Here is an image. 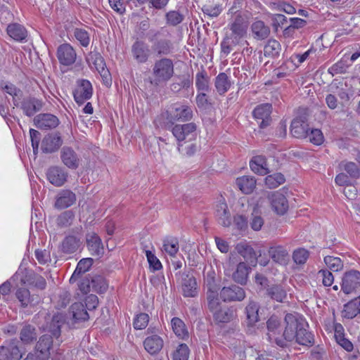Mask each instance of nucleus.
<instances>
[{
	"label": "nucleus",
	"instance_id": "obj_59",
	"mask_svg": "<svg viewBox=\"0 0 360 360\" xmlns=\"http://www.w3.org/2000/svg\"><path fill=\"white\" fill-rule=\"evenodd\" d=\"M148 315L146 313H140L136 315L134 320V328L136 330H142L148 326Z\"/></svg>",
	"mask_w": 360,
	"mask_h": 360
},
{
	"label": "nucleus",
	"instance_id": "obj_3",
	"mask_svg": "<svg viewBox=\"0 0 360 360\" xmlns=\"http://www.w3.org/2000/svg\"><path fill=\"white\" fill-rule=\"evenodd\" d=\"M174 74V65L171 58L163 57L156 60L153 65L152 75L154 77L151 84L158 86L169 81Z\"/></svg>",
	"mask_w": 360,
	"mask_h": 360
},
{
	"label": "nucleus",
	"instance_id": "obj_25",
	"mask_svg": "<svg viewBox=\"0 0 360 360\" xmlns=\"http://www.w3.org/2000/svg\"><path fill=\"white\" fill-rule=\"evenodd\" d=\"M181 288L184 297H193L197 295V283L193 276L185 273L181 274Z\"/></svg>",
	"mask_w": 360,
	"mask_h": 360
},
{
	"label": "nucleus",
	"instance_id": "obj_15",
	"mask_svg": "<svg viewBox=\"0 0 360 360\" xmlns=\"http://www.w3.org/2000/svg\"><path fill=\"white\" fill-rule=\"evenodd\" d=\"M271 105L269 103H264L257 106L252 112L254 117L260 120L259 122V128L264 129L270 125L271 122Z\"/></svg>",
	"mask_w": 360,
	"mask_h": 360
},
{
	"label": "nucleus",
	"instance_id": "obj_42",
	"mask_svg": "<svg viewBox=\"0 0 360 360\" xmlns=\"http://www.w3.org/2000/svg\"><path fill=\"white\" fill-rule=\"evenodd\" d=\"M214 86L219 94L224 95L230 89L231 82L225 72H221L215 78Z\"/></svg>",
	"mask_w": 360,
	"mask_h": 360
},
{
	"label": "nucleus",
	"instance_id": "obj_2",
	"mask_svg": "<svg viewBox=\"0 0 360 360\" xmlns=\"http://www.w3.org/2000/svg\"><path fill=\"white\" fill-rule=\"evenodd\" d=\"M248 22L241 13H236L227 25V31L221 43V53L229 54L234 46L246 36Z\"/></svg>",
	"mask_w": 360,
	"mask_h": 360
},
{
	"label": "nucleus",
	"instance_id": "obj_60",
	"mask_svg": "<svg viewBox=\"0 0 360 360\" xmlns=\"http://www.w3.org/2000/svg\"><path fill=\"white\" fill-rule=\"evenodd\" d=\"M307 138L314 145L319 146L323 142V136L321 130L315 129L308 131Z\"/></svg>",
	"mask_w": 360,
	"mask_h": 360
},
{
	"label": "nucleus",
	"instance_id": "obj_39",
	"mask_svg": "<svg viewBox=\"0 0 360 360\" xmlns=\"http://www.w3.org/2000/svg\"><path fill=\"white\" fill-rule=\"evenodd\" d=\"M94 264V259L90 257L82 259L77 264V267L70 278L71 283H75L80 275L88 271Z\"/></svg>",
	"mask_w": 360,
	"mask_h": 360
},
{
	"label": "nucleus",
	"instance_id": "obj_11",
	"mask_svg": "<svg viewBox=\"0 0 360 360\" xmlns=\"http://www.w3.org/2000/svg\"><path fill=\"white\" fill-rule=\"evenodd\" d=\"M360 288V272L350 270L344 274L342 279L341 289L345 294L356 292Z\"/></svg>",
	"mask_w": 360,
	"mask_h": 360
},
{
	"label": "nucleus",
	"instance_id": "obj_54",
	"mask_svg": "<svg viewBox=\"0 0 360 360\" xmlns=\"http://www.w3.org/2000/svg\"><path fill=\"white\" fill-rule=\"evenodd\" d=\"M324 262L327 266L333 271H339L343 268V262L340 258L333 256H326L324 257Z\"/></svg>",
	"mask_w": 360,
	"mask_h": 360
},
{
	"label": "nucleus",
	"instance_id": "obj_22",
	"mask_svg": "<svg viewBox=\"0 0 360 360\" xmlns=\"http://www.w3.org/2000/svg\"><path fill=\"white\" fill-rule=\"evenodd\" d=\"M20 341L24 345H32L38 338V333L36 327L28 323H23L19 333Z\"/></svg>",
	"mask_w": 360,
	"mask_h": 360
},
{
	"label": "nucleus",
	"instance_id": "obj_32",
	"mask_svg": "<svg viewBox=\"0 0 360 360\" xmlns=\"http://www.w3.org/2000/svg\"><path fill=\"white\" fill-rule=\"evenodd\" d=\"M81 244V238L70 235L63 239L60 249L65 254H72L78 250Z\"/></svg>",
	"mask_w": 360,
	"mask_h": 360
},
{
	"label": "nucleus",
	"instance_id": "obj_13",
	"mask_svg": "<svg viewBox=\"0 0 360 360\" xmlns=\"http://www.w3.org/2000/svg\"><path fill=\"white\" fill-rule=\"evenodd\" d=\"M77 83L73 96L76 103L82 105L91 97L93 89L90 82L86 79L78 80Z\"/></svg>",
	"mask_w": 360,
	"mask_h": 360
},
{
	"label": "nucleus",
	"instance_id": "obj_20",
	"mask_svg": "<svg viewBox=\"0 0 360 360\" xmlns=\"http://www.w3.org/2000/svg\"><path fill=\"white\" fill-rule=\"evenodd\" d=\"M34 123L39 129H49L56 128L59 124V120L52 114L43 113L34 118Z\"/></svg>",
	"mask_w": 360,
	"mask_h": 360
},
{
	"label": "nucleus",
	"instance_id": "obj_55",
	"mask_svg": "<svg viewBox=\"0 0 360 360\" xmlns=\"http://www.w3.org/2000/svg\"><path fill=\"white\" fill-rule=\"evenodd\" d=\"M190 349L186 344H180L173 352L172 360H188Z\"/></svg>",
	"mask_w": 360,
	"mask_h": 360
},
{
	"label": "nucleus",
	"instance_id": "obj_62",
	"mask_svg": "<svg viewBox=\"0 0 360 360\" xmlns=\"http://www.w3.org/2000/svg\"><path fill=\"white\" fill-rule=\"evenodd\" d=\"M215 276L216 274L212 270L207 271L205 275V285H206L207 289L219 288Z\"/></svg>",
	"mask_w": 360,
	"mask_h": 360
},
{
	"label": "nucleus",
	"instance_id": "obj_38",
	"mask_svg": "<svg viewBox=\"0 0 360 360\" xmlns=\"http://www.w3.org/2000/svg\"><path fill=\"white\" fill-rule=\"evenodd\" d=\"M360 314V295L344 305L342 316L352 319Z\"/></svg>",
	"mask_w": 360,
	"mask_h": 360
},
{
	"label": "nucleus",
	"instance_id": "obj_57",
	"mask_svg": "<svg viewBox=\"0 0 360 360\" xmlns=\"http://www.w3.org/2000/svg\"><path fill=\"white\" fill-rule=\"evenodd\" d=\"M167 24L172 26H176L184 19L183 14L176 11H170L165 15Z\"/></svg>",
	"mask_w": 360,
	"mask_h": 360
},
{
	"label": "nucleus",
	"instance_id": "obj_37",
	"mask_svg": "<svg viewBox=\"0 0 360 360\" xmlns=\"http://www.w3.org/2000/svg\"><path fill=\"white\" fill-rule=\"evenodd\" d=\"M259 304L257 302L253 300L249 301L245 307L246 320L248 326H252L259 321Z\"/></svg>",
	"mask_w": 360,
	"mask_h": 360
},
{
	"label": "nucleus",
	"instance_id": "obj_24",
	"mask_svg": "<svg viewBox=\"0 0 360 360\" xmlns=\"http://www.w3.org/2000/svg\"><path fill=\"white\" fill-rule=\"evenodd\" d=\"M60 158L63 164L70 169H77L79 165V158L70 147H63L60 152Z\"/></svg>",
	"mask_w": 360,
	"mask_h": 360
},
{
	"label": "nucleus",
	"instance_id": "obj_48",
	"mask_svg": "<svg viewBox=\"0 0 360 360\" xmlns=\"http://www.w3.org/2000/svg\"><path fill=\"white\" fill-rule=\"evenodd\" d=\"M91 59L94 60V65L101 77L107 78L109 75V71L105 68V63L103 58L99 53L91 55Z\"/></svg>",
	"mask_w": 360,
	"mask_h": 360
},
{
	"label": "nucleus",
	"instance_id": "obj_18",
	"mask_svg": "<svg viewBox=\"0 0 360 360\" xmlns=\"http://www.w3.org/2000/svg\"><path fill=\"white\" fill-rule=\"evenodd\" d=\"M63 140L58 132L49 134L42 140L41 148L44 153H52L59 149Z\"/></svg>",
	"mask_w": 360,
	"mask_h": 360
},
{
	"label": "nucleus",
	"instance_id": "obj_30",
	"mask_svg": "<svg viewBox=\"0 0 360 360\" xmlns=\"http://www.w3.org/2000/svg\"><path fill=\"white\" fill-rule=\"evenodd\" d=\"M42 102L33 97L24 98L21 104L23 112L28 117L33 116L42 108Z\"/></svg>",
	"mask_w": 360,
	"mask_h": 360
},
{
	"label": "nucleus",
	"instance_id": "obj_45",
	"mask_svg": "<svg viewBox=\"0 0 360 360\" xmlns=\"http://www.w3.org/2000/svg\"><path fill=\"white\" fill-rule=\"evenodd\" d=\"M266 294L272 300L283 302L287 297V292L280 285H274L267 288Z\"/></svg>",
	"mask_w": 360,
	"mask_h": 360
},
{
	"label": "nucleus",
	"instance_id": "obj_8",
	"mask_svg": "<svg viewBox=\"0 0 360 360\" xmlns=\"http://www.w3.org/2000/svg\"><path fill=\"white\" fill-rule=\"evenodd\" d=\"M170 129L178 143L191 142L197 136V126L194 122L176 124Z\"/></svg>",
	"mask_w": 360,
	"mask_h": 360
},
{
	"label": "nucleus",
	"instance_id": "obj_34",
	"mask_svg": "<svg viewBox=\"0 0 360 360\" xmlns=\"http://www.w3.org/2000/svg\"><path fill=\"white\" fill-rule=\"evenodd\" d=\"M236 183L238 188L243 193L250 194L255 188L257 181L254 176H243L237 178Z\"/></svg>",
	"mask_w": 360,
	"mask_h": 360
},
{
	"label": "nucleus",
	"instance_id": "obj_58",
	"mask_svg": "<svg viewBox=\"0 0 360 360\" xmlns=\"http://www.w3.org/2000/svg\"><path fill=\"white\" fill-rule=\"evenodd\" d=\"M75 215L70 210L62 212L57 218V224L60 227H67L72 224Z\"/></svg>",
	"mask_w": 360,
	"mask_h": 360
},
{
	"label": "nucleus",
	"instance_id": "obj_7",
	"mask_svg": "<svg viewBox=\"0 0 360 360\" xmlns=\"http://www.w3.org/2000/svg\"><path fill=\"white\" fill-rule=\"evenodd\" d=\"M14 276L22 285L34 286L39 290H44L46 287V281L44 277L27 268H19Z\"/></svg>",
	"mask_w": 360,
	"mask_h": 360
},
{
	"label": "nucleus",
	"instance_id": "obj_64",
	"mask_svg": "<svg viewBox=\"0 0 360 360\" xmlns=\"http://www.w3.org/2000/svg\"><path fill=\"white\" fill-rule=\"evenodd\" d=\"M146 255L150 267L153 268L154 271L159 270L162 268L161 262L151 251L146 250Z\"/></svg>",
	"mask_w": 360,
	"mask_h": 360
},
{
	"label": "nucleus",
	"instance_id": "obj_41",
	"mask_svg": "<svg viewBox=\"0 0 360 360\" xmlns=\"http://www.w3.org/2000/svg\"><path fill=\"white\" fill-rule=\"evenodd\" d=\"M6 31L7 34L15 41H22L27 35L25 28L18 23L8 25Z\"/></svg>",
	"mask_w": 360,
	"mask_h": 360
},
{
	"label": "nucleus",
	"instance_id": "obj_63",
	"mask_svg": "<svg viewBox=\"0 0 360 360\" xmlns=\"http://www.w3.org/2000/svg\"><path fill=\"white\" fill-rule=\"evenodd\" d=\"M74 35L83 46L86 47L89 44V36L86 30L77 28L74 32Z\"/></svg>",
	"mask_w": 360,
	"mask_h": 360
},
{
	"label": "nucleus",
	"instance_id": "obj_47",
	"mask_svg": "<svg viewBox=\"0 0 360 360\" xmlns=\"http://www.w3.org/2000/svg\"><path fill=\"white\" fill-rule=\"evenodd\" d=\"M172 327L174 333L179 338L185 339L188 336V330L185 323L181 319L174 317L171 321Z\"/></svg>",
	"mask_w": 360,
	"mask_h": 360
},
{
	"label": "nucleus",
	"instance_id": "obj_16",
	"mask_svg": "<svg viewBox=\"0 0 360 360\" xmlns=\"http://www.w3.org/2000/svg\"><path fill=\"white\" fill-rule=\"evenodd\" d=\"M269 200L273 210L279 215H283L288 210L289 205L285 196L278 192H272L269 195Z\"/></svg>",
	"mask_w": 360,
	"mask_h": 360
},
{
	"label": "nucleus",
	"instance_id": "obj_40",
	"mask_svg": "<svg viewBox=\"0 0 360 360\" xmlns=\"http://www.w3.org/2000/svg\"><path fill=\"white\" fill-rule=\"evenodd\" d=\"M250 268L245 262H240L233 274V279L237 283L245 285Z\"/></svg>",
	"mask_w": 360,
	"mask_h": 360
},
{
	"label": "nucleus",
	"instance_id": "obj_51",
	"mask_svg": "<svg viewBox=\"0 0 360 360\" xmlns=\"http://www.w3.org/2000/svg\"><path fill=\"white\" fill-rule=\"evenodd\" d=\"M179 248L176 238H166L163 241V250L172 257H174Z\"/></svg>",
	"mask_w": 360,
	"mask_h": 360
},
{
	"label": "nucleus",
	"instance_id": "obj_10",
	"mask_svg": "<svg viewBox=\"0 0 360 360\" xmlns=\"http://www.w3.org/2000/svg\"><path fill=\"white\" fill-rule=\"evenodd\" d=\"M22 356L19 347V342L16 339L6 341L0 346V360H20Z\"/></svg>",
	"mask_w": 360,
	"mask_h": 360
},
{
	"label": "nucleus",
	"instance_id": "obj_44",
	"mask_svg": "<svg viewBox=\"0 0 360 360\" xmlns=\"http://www.w3.org/2000/svg\"><path fill=\"white\" fill-rule=\"evenodd\" d=\"M210 80L207 72L202 69L195 75V86L198 91H210Z\"/></svg>",
	"mask_w": 360,
	"mask_h": 360
},
{
	"label": "nucleus",
	"instance_id": "obj_9",
	"mask_svg": "<svg viewBox=\"0 0 360 360\" xmlns=\"http://www.w3.org/2000/svg\"><path fill=\"white\" fill-rule=\"evenodd\" d=\"M54 345H58V342H56L49 334H44L39 338L32 352L36 354L39 360H49Z\"/></svg>",
	"mask_w": 360,
	"mask_h": 360
},
{
	"label": "nucleus",
	"instance_id": "obj_26",
	"mask_svg": "<svg viewBox=\"0 0 360 360\" xmlns=\"http://www.w3.org/2000/svg\"><path fill=\"white\" fill-rule=\"evenodd\" d=\"M75 201L76 195L73 192L63 190L58 193L54 206L57 209L63 210L71 206Z\"/></svg>",
	"mask_w": 360,
	"mask_h": 360
},
{
	"label": "nucleus",
	"instance_id": "obj_28",
	"mask_svg": "<svg viewBox=\"0 0 360 360\" xmlns=\"http://www.w3.org/2000/svg\"><path fill=\"white\" fill-rule=\"evenodd\" d=\"M215 217L219 224L229 227L231 224V213L226 203L220 202L217 205Z\"/></svg>",
	"mask_w": 360,
	"mask_h": 360
},
{
	"label": "nucleus",
	"instance_id": "obj_36",
	"mask_svg": "<svg viewBox=\"0 0 360 360\" xmlns=\"http://www.w3.org/2000/svg\"><path fill=\"white\" fill-rule=\"evenodd\" d=\"M251 169L256 174L265 175L269 172L266 159L263 155L255 156L250 162Z\"/></svg>",
	"mask_w": 360,
	"mask_h": 360
},
{
	"label": "nucleus",
	"instance_id": "obj_50",
	"mask_svg": "<svg viewBox=\"0 0 360 360\" xmlns=\"http://www.w3.org/2000/svg\"><path fill=\"white\" fill-rule=\"evenodd\" d=\"M285 177L281 173L268 175L265 178V184L270 188H276L285 182Z\"/></svg>",
	"mask_w": 360,
	"mask_h": 360
},
{
	"label": "nucleus",
	"instance_id": "obj_12",
	"mask_svg": "<svg viewBox=\"0 0 360 360\" xmlns=\"http://www.w3.org/2000/svg\"><path fill=\"white\" fill-rule=\"evenodd\" d=\"M219 295L221 299L225 302H241L246 296L245 290L234 284L223 287Z\"/></svg>",
	"mask_w": 360,
	"mask_h": 360
},
{
	"label": "nucleus",
	"instance_id": "obj_6",
	"mask_svg": "<svg viewBox=\"0 0 360 360\" xmlns=\"http://www.w3.org/2000/svg\"><path fill=\"white\" fill-rule=\"evenodd\" d=\"M65 322V317L61 313H56L53 316L48 315L45 318V323L42 326V330L45 334H49L50 336L58 342L59 346L63 340L61 336V327Z\"/></svg>",
	"mask_w": 360,
	"mask_h": 360
},
{
	"label": "nucleus",
	"instance_id": "obj_56",
	"mask_svg": "<svg viewBox=\"0 0 360 360\" xmlns=\"http://www.w3.org/2000/svg\"><path fill=\"white\" fill-rule=\"evenodd\" d=\"M233 316V312L230 309H219L214 314V319L220 323H228Z\"/></svg>",
	"mask_w": 360,
	"mask_h": 360
},
{
	"label": "nucleus",
	"instance_id": "obj_23",
	"mask_svg": "<svg viewBox=\"0 0 360 360\" xmlns=\"http://www.w3.org/2000/svg\"><path fill=\"white\" fill-rule=\"evenodd\" d=\"M252 37L256 40L266 39L271 33L270 27L261 20L254 21L250 26Z\"/></svg>",
	"mask_w": 360,
	"mask_h": 360
},
{
	"label": "nucleus",
	"instance_id": "obj_46",
	"mask_svg": "<svg viewBox=\"0 0 360 360\" xmlns=\"http://www.w3.org/2000/svg\"><path fill=\"white\" fill-rule=\"evenodd\" d=\"M281 50L280 43L274 39H270L264 47V54L265 56L276 58L278 56Z\"/></svg>",
	"mask_w": 360,
	"mask_h": 360
},
{
	"label": "nucleus",
	"instance_id": "obj_27",
	"mask_svg": "<svg viewBox=\"0 0 360 360\" xmlns=\"http://www.w3.org/2000/svg\"><path fill=\"white\" fill-rule=\"evenodd\" d=\"M268 252L270 257L276 263L285 265L290 259L288 251L281 245L272 246Z\"/></svg>",
	"mask_w": 360,
	"mask_h": 360
},
{
	"label": "nucleus",
	"instance_id": "obj_43",
	"mask_svg": "<svg viewBox=\"0 0 360 360\" xmlns=\"http://www.w3.org/2000/svg\"><path fill=\"white\" fill-rule=\"evenodd\" d=\"M70 312L72 314V318L75 321H86L89 318L86 309L81 302L72 304L70 307Z\"/></svg>",
	"mask_w": 360,
	"mask_h": 360
},
{
	"label": "nucleus",
	"instance_id": "obj_31",
	"mask_svg": "<svg viewBox=\"0 0 360 360\" xmlns=\"http://www.w3.org/2000/svg\"><path fill=\"white\" fill-rule=\"evenodd\" d=\"M163 340L157 335L147 337L143 341L145 349L150 354H158L163 347Z\"/></svg>",
	"mask_w": 360,
	"mask_h": 360
},
{
	"label": "nucleus",
	"instance_id": "obj_14",
	"mask_svg": "<svg viewBox=\"0 0 360 360\" xmlns=\"http://www.w3.org/2000/svg\"><path fill=\"white\" fill-rule=\"evenodd\" d=\"M57 58L61 65L70 66L75 63L77 53L70 44L65 43L58 47Z\"/></svg>",
	"mask_w": 360,
	"mask_h": 360
},
{
	"label": "nucleus",
	"instance_id": "obj_21",
	"mask_svg": "<svg viewBox=\"0 0 360 360\" xmlns=\"http://www.w3.org/2000/svg\"><path fill=\"white\" fill-rule=\"evenodd\" d=\"M86 246L91 255L101 257L104 248L101 238L95 233H88L86 237Z\"/></svg>",
	"mask_w": 360,
	"mask_h": 360
},
{
	"label": "nucleus",
	"instance_id": "obj_33",
	"mask_svg": "<svg viewBox=\"0 0 360 360\" xmlns=\"http://www.w3.org/2000/svg\"><path fill=\"white\" fill-rule=\"evenodd\" d=\"M193 84V78L189 75H181L175 77L170 85V89L178 93L182 89H188Z\"/></svg>",
	"mask_w": 360,
	"mask_h": 360
},
{
	"label": "nucleus",
	"instance_id": "obj_52",
	"mask_svg": "<svg viewBox=\"0 0 360 360\" xmlns=\"http://www.w3.org/2000/svg\"><path fill=\"white\" fill-rule=\"evenodd\" d=\"M340 165L350 177L357 179L360 176V169L356 163L342 161Z\"/></svg>",
	"mask_w": 360,
	"mask_h": 360
},
{
	"label": "nucleus",
	"instance_id": "obj_17",
	"mask_svg": "<svg viewBox=\"0 0 360 360\" xmlns=\"http://www.w3.org/2000/svg\"><path fill=\"white\" fill-rule=\"evenodd\" d=\"M151 50L143 41L136 40L131 46L134 59L139 63H145L150 56Z\"/></svg>",
	"mask_w": 360,
	"mask_h": 360
},
{
	"label": "nucleus",
	"instance_id": "obj_19",
	"mask_svg": "<svg viewBox=\"0 0 360 360\" xmlns=\"http://www.w3.org/2000/svg\"><path fill=\"white\" fill-rule=\"evenodd\" d=\"M46 176L51 184L59 187L67 181L68 173L60 167L53 166L47 169Z\"/></svg>",
	"mask_w": 360,
	"mask_h": 360
},
{
	"label": "nucleus",
	"instance_id": "obj_53",
	"mask_svg": "<svg viewBox=\"0 0 360 360\" xmlns=\"http://www.w3.org/2000/svg\"><path fill=\"white\" fill-rule=\"evenodd\" d=\"M15 296L20 302L22 307H27L31 302L30 292L25 288H20L16 290Z\"/></svg>",
	"mask_w": 360,
	"mask_h": 360
},
{
	"label": "nucleus",
	"instance_id": "obj_29",
	"mask_svg": "<svg viewBox=\"0 0 360 360\" xmlns=\"http://www.w3.org/2000/svg\"><path fill=\"white\" fill-rule=\"evenodd\" d=\"M309 131L308 124L301 118H295L291 122L290 133L297 139L307 138Z\"/></svg>",
	"mask_w": 360,
	"mask_h": 360
},
{
	"label": "nucleus",
	"instance_id": "obj_49",
	"mask_svg": "<svg viewBox=\"0 0 360 360\" xmlns=\"http://www.w3.org/2000/svg\"><path fill=\"white\" fill-rule=\"evenodd\" d=\"M92 289L98 292L103 293L108 289V283L103 276L96 275L91 278Z\"/></svg>",
	"mask_w": 360,
	"mask_h": 360
},
{
	"label": "nucleus",
	"instance_id": "obj_61",
	"mask_svg": "<svg viewBox=\"0 0 360 360\" xmlns=\"http://www.w3.org/2000/svg\"><path fill=\"white\" fill-rule=\"evenodd\" d=\"M309 257V252L304 248H299L294 251L292 259L296 264H304Z\"/></svg>",
	"mask_w": 360,
	"mask_h": 360
},
{
	"label": "nucleus",
	"instance_id": "obj_35",
	"mask_svg": "<svg viewBox=\"0 0 360 360\" xmlns=\"http://www.w3.org/2000/svg\"><path fill=\"white\" fill-rule=\"evenodd\" d=\"M238 252L244 258L250 265L255 266L257 264V255L254 249L247 244L240 243L236 246Z\"/></svg>",
	"mask_w": 360,
	"mask_h": 360
},
{
	"label": "nucleus",
	"instance_id": "obj_1",
	"mask_svg": "<svg viewBox=\"0 0 360 360\" xmlns=\"http://www.w3.org/2000/svg\"><path fill=\"white\" fill-rule=\"evenodd\" d=\"M285 326L281 325L277 316H271L266 322L268 340L281 347H286L295 340L301 345L311 347L314 343V335L308 331V323L297 314H287Z\"/></svg>",
	"mask_w": 360,
	"mask_h": 360
},
{
	"label": "nucleus",
	"instance_id": "obj_5",
	"mask_svg": "<svg viewBox=\"0 0 360 360\" xmlns=\"http://www.w3.org/2000/svg\"><path fill=\"white\" fill-rule=\"evenodd\" d=\"M166 115L167 122L165 124V127L170 129V127H172L175 122L189 121L193 118V110L190 106L181 103H174L166 112Z\"/></svg>",
	"mask_w": 360,
	"mask_h": 360
},
{
	"label": "nucleus",
	"instance_id": "obj_4",
	"mask_svg": "<svg viewBox=\"0 0 360 360\" xmlns=\"http://www.w3.org/2000/svg\"><path fill=\"white\" fill-rule=\"evenodd\" d=\"M160 30L150 29L146 34L148 40L152 43L151 51L157 56H166L174 52V44L168 39H158Z\"/></svg>",
	"mask_w": 360,
	"mask_h": 360
}]
</instances>
